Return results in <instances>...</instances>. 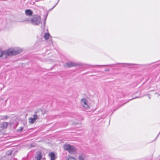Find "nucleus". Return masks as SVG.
I'll list each match as a JSON object with an SVG mask.
<instances>
[{
    "instance_id": "1",
    "label": "nucleus",
    "mask_w": 160,
    "mask_h": 160,
    "mask_svg": "<svg viewBox=\"0 0 160 160\" xmlns=\"http://www.w3.org/2000/svg\"><path fill=\"white\" fill-rule=\"evenodd\" d=\"M22 52L21 50H13L9 49L7 51H4L2 52L0 54V57L4 56L6 58L9 56H13L20 53Z\"/></svg>"
},
{
    "instance_id": "2",
    "label": "nucleus",
    "mask_w": 160,
    "mask_h": 160,
    "mask_svg": "<svg viewBox=\"0 0 160 160\" xmlns=\"http://www.w3.org/2000/svg\"><path fill=\"white\" fill-rule=\"evenodd\" d=\"M41 18L39 16L34 15L32 17L31 21L32 24L35 25H38L41 22Z\"/></svg>"
},
{
    "instance_id": "3",
    "label": "nucleus",
    "mask_w": 160,
    "mask_h": 160,
    "mask_svg": "<svg viewBox=\"0 0 160 160\" xmlns=\"http://www.w3.org/2000/svg\"><path fill=\"white\" fill-rule=\"evenodd\" d=\"M65 150H67L71 154L74 153L76 151L75 148L69 144L65 145L63 146Z\"/></svg>"
},
{
    "instance_id": "4",
    "label": "nucleus",
    "mask_w": 160,
    "mask_h": 160,
    "mask_svg": "<svg viewBox=\"0 0 160 160\" xmlns=\"http://www.w3.org/2000/svg\"><path fill=\"white\" fill-rule=\"evenodd\" d=\"M38 112V111H35L34 113L33 117L29 118L28 121L30 123L32 124H33L35 122L36 120L38 118L39 116L37 114Z\"/></svg>"
},
{
    "instance_id": "5",
    "label": "nucleus",
    "mask_w": 160,
    "mask_h": 160,
    "mask_svg": "<svg viewBox=\"0 0 160 160\" xmlns=\"http://www.w3.org/2000/svg\"><path fill=\"white\" fill-rule=\"evenodd\" d=\"M87 102V101L85 98H83L81 100V104L83 107L86 109L89 108V106L88 105Z\"/></svg>"
},
{
    "instance_id": "6",
    "label": "nucleus",
    "mask_w": 160,
    "mask_h": 160,
    "mask_svg": "<svg viewBox=\"0 0 160 160\" xmlns=\"http://www.w3.org/2000/svg\"><path fill=\"white\" fill-rule=\"evenodd\" d=\"M78 159V160H87V157L85 154L82 153L79 154Z\"/></svg>"
},
{
    "instance_id": "7",
    "label": "nucleus",
    "mask_w": 160,
    "mask_h": 160,
    "mask_svg": "<svg viewBox=\"0 0 160 160\" xmlns=\"http://www.w3.org/2000/svg\"><path fill=\"white\" fill-rule=\"evenodd\" d=\"M48 156L50 158V160H55L56 158L55 154L53 152H49Z\"/></svg>"
},
{
    "instance_id": "8",
    "label": "nucleus",
    "mask_w": 160,
    "mask_h": 160,
    "mask_svg": "<svg viewBox=\"0 0 160 160\" xmlns=\"http://www.w3.org/2000/svg\"><path fill=\"white\" fill-rule=\"evenodd\" d=\"M8 125V123L6 122H3L0 124V127L3 129L6 128Z\"/></svg>"
},
{
    "instance_id": "9",
    "label": "nucleus",
    "mask_w": 160,
    "mask_h": 160,
    "mask_svg": "<svg viewBox=\"0 0 160 160\" xmlns=\"http://www.w3.org/2000/svg\"><path fill=\"white\" fill-rule=\"evenodd\" d=\"M75 64L73 62L67 63L65 64V67H71L75 66Z\"/></svg>"
},
{
    "instance_id": "10",
    "label": "nucleus",
    "mask_w": 160,
    "mask_h": 160,
    "mask_svg": "<svg viewBox=\"0 0 160 160\" xmlns=\"http://www.w3.org/2000/svg\"><path fill=\"white\" fill-rule=\"evenodd\" d=\"M25 14L28 16H30L32 14V12L31 10L27 9L25 10Z\"/></svg>"
},
{
    "instance_id": "11",
    "label": "nucleus",
    "mask_w": 160,
    "mask_h": 160,
    "mask_svg": "<svg viewBox=\"0 0 160 160\" xmlns=\"http://www.w3.org/2000/svg\"><path fill=\"white\" fill-rule=\"evenodd\" d=\"M42 158V155L41 152H38L37 155L36 157V158L37 160H40Z\"/></svg>"
},
{
    "instance_id": "12",
    "label": "nucleus",
    "mask_w": 160,
    "mask_h": 160,
    "mask_svg": "<svg viewBox=\"0 0 160 160\" xmlns=\"http://www.w3.org/2000/svg\"><path fill=\"white\" fill-rule=\"evenodd\" d=\"M50 36V34L49 33H46L44 35V38L46 40H47L49 39Z\"/></svg>"
},
{
    "instance_id": "13",
    "label": "nucleus",
    "mask_w": 160,
    "mask_h": 160,
    "mask_svg": "<svg viewBox=\"0 0 160 160\" xmlns=\"http://www.w3.org/2000/svg\"><path fill=\"white\" fill-rule=\"evenodd\" d=\"M9 117L7 116H2L1 119L2 120H6L8 119Z\"/></svg>"
},
{
    "instance_id": "14",
    "label": "nucleus",
    "mask_w": 160,
    "mask_h": 160,
    "mask_svg": "<svg viewBox=\"0 0 160 160\" xmlns=\"http://www.w3.org/2000/svg\"><path fill=\"white\" fill-rule=\"evenodd\" d=\"M12 151H9L7 152V154L8 155H10L12 154Z\"/></svg>"
},
{
    "instance_id": "15",
    "label": "nucleus",
    "mask_w": 160,
    "mask_h": 160,
    "mask_svg": "<svg viewBox=\"0 0 160 160\" xmlns=\"http://www.w3.org/2000/svg\"><path fill=\"white\" fill-rule=\"evenodd\" d=\"M68 160H77V159L75 158L70 157L68 158Z\"/></svg>"
},
{
    "instance_id": "16",
    "label": "nucleus",
    "mask_w": 160,
    "mask_h": 160,
    "mask_svg": "<svg viewBox=\"0 0 160 160\" xmlns=\"http://www.w3.org/2000/svg\"><path fill=\"white\" fill-rule=\"evenodd\" d=\"M46 18H47V17H46L45 19V21H44V23L43 25L41 26V28H43V29L45 27V20H46Z\"/></svg>"
},
{
    "instance_id": "17",
    "label": "nucleus",
    "mask_w": 160,
    "mask_h": 160,
    "mask_svg": "<svg viewBox=\"0 0 160 160\" xmlns=\"http://www.w3.org/2000/svg\"><path fill=\"white\" fill-rule=\"evenodd\" d=\"M126 64L128 66H129L132 65H135V64H130V63H126Z\"/></svg>"
},
{
    "instance_id": "18",
    "label": "nucleus",
    "mask_w": 160,
    "mask_h": 160,
    "mask_svg": "<svg viewBox=\"0 0 160 160\" xmlns=\"http://www.w3.org/2000/svg\"><path fill=\"white\" fill-rule=\"evenodd\" d=\"M23 129V127H20V129H18V131H21Z\"/></svg>"
},
{
    "instance_id": "19",
    "label": "nucleus",
    "mask_w": 160,
    "mask_h": 160,
    "mask_svg": "<svg viewBox=\"0 0 160 160\" xmlns=\"http://www.w3.org/2000/svg\"><path fill=\"white\" fill-rule=\"evenodd\" d=\"M108 65H93L92 66V67H94L96 66H107ZM109 66H111V65H109Z\"/></svg>"
},
{
    "instance_id": "20",
    "label": "nucleus",
    "mask_w": 160,
    "mask_h": 160,
    "mask_svg": "<svg viewBox=\"0 0 160 160\" xmlns=\"http://www.w3.org/2000/svg\"><path fill=\"white\" fill-rule=\"evenodd\" d=\"M49 43L50 44H51L52 43V41H50L49 42Z\"/></svg>"
},
{
    "instance_id": "21",
    "label": "nucleus",
    "mask_w": 160,
    "mask_h": 160,
    "mask_svg": "<svg viewBox=\"0 0 160 160\" xmlns=\"http://www.w3.org/2000/svg\"><path fill=\"white\" fill-rule=\"evenodd\" d=\"M138 98V97H135V98H133L132 99H130V100H132L133 99H135V98Z\"/></svg>"
},
{
    "instance_id": "22",
    "label": "nucleus",
    "mask_w": 160,
    "mask_h": 160,
    "mask_svg": "<svg viewBox=\"0 0 160 160\" xmlns=\"http://www.w3.org/2000/svg\"><path fill=\"white\" fill-rule=\"evenodd\" d=\"M57 3L55 5V6H54L53 7V8H52V9L53 8H54V7H55V6L57 5Z\"/></svg>"
},
{
    "instance_id": "23",
    "label": "nucleus",
    "mask_w": 160,
    "mask_h": 160,
    "mask_svg": "<svg viewBox=\"0 0 160 160\" xmlns=\"http://www.w3.org/2000/svg\"><path fill=\"white\" fill-rule=\"evenodd\" d=\"M148 98H149V99H150V98H150V96H149V97H148Z\"/></svg>"
},
{
    "instance_id": "24",
    "label": "nucleus",
    "mask_w": 160,
    "mask_h": 160,
    "mask_svg": "<svg viewBox=\"0 0 160 160\" xmlns=\"http://www.w3.org/2000/svg\"><path fill=\"white\" fill-rule=\"evenodd\" d=\"M125 103H123V104H122V105H121V106H122Z\"/></svg>"
},
{
    "instance_id": "25",
    "label": "nucleus",
    "mask_w": 160,
    "mask_h": 160,
    "mask_svg": "<svg viewBox=\"0 0 160 160\" xmlns=\"http://www.w3.org/2000/svg\"><path fill=\"white\" fill-rule=\"evenodd\" d=\"M157 93H157V92H155V94H157Z\"/></svg>"
},
{
    "instance_id": "26",
    "label": "nucleus",
    "mask_w": 160,
    "mask_h": 160,
    "mask_svg": "<svg viewBox=\"0 0 160 160\" xmlns=\"http://www.w3.org/2000/svg\"><path fill=\"white\" fill-rule=\"evenodd\" d=\"M120 64V63H118L117 64ZM120 64H122V63H120Z\"/></svg>"
},
{
    "instance_id": "27",
    "label": "nucleus",
    "mask_w": 160,
    "mask_h": 160,
    "mask_svg": "<svg viewBox=\"0 0 160 160\" xmlns=\"http://www.w3.org/2000/svg\"><path fill=\"white\" fill-rule=\"evenodd\" d=\"M160 94H158V97H159V96H160Z\"/></svg>"
},
{
    "instance_id": "28",
    "label": "nucleus",
    "mask_w": 160,
    "mask_h": 160,
    "mask_svg": "<svg viewBox=\"0 0 160 160\" xmlns=\"http://www.w3.org/2000/svg\"><path fill=\"white\" fill-rule=\"evenodd\" d=\"M160 133V132L159 133L158 135Z\"/></svg>"
},
{
    "instance_id": "29",
    "label": "nucleus",
    "mask_w": 160,
    "mask_h": 160,
    "mask_svg": "<svg viewBox=\"0 0 160 160\" xmlns=\"http://www.w3.org/2000/svg\"><path fill=\"white\" fill-rule=\"evenodd\" d=\"M59 0H58V2L59 1Z\"/></svg>"
}]
</instances>
